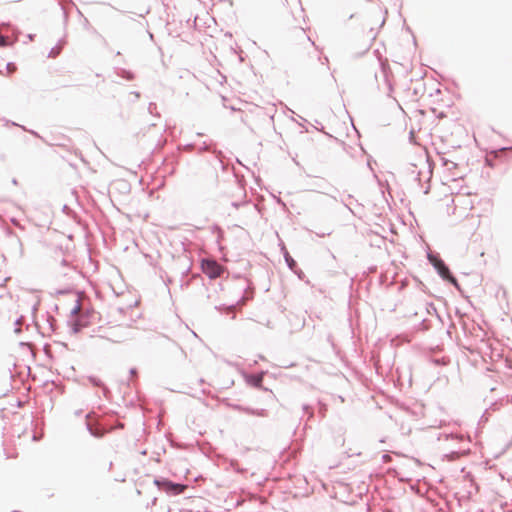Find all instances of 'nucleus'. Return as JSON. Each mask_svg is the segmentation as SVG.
I'll use <instances>...</instances> for the list:
<instances>
[{"label": "nucleus", "instance_id": "f03ea898", "mask_svg": "<svg viewBox=\"0 0 512 512\" xmlns=\"http://www.w3.org/2000/svg\"><path fill=\"white\" fill-rule=\"evenodd\" d=\"M156 484L162 491L172 495L181 494L187 489L186 485L176 484L168 480L156 481Z\"/></svg>", "mask_w": 512, "mask_h": 512}, {"label": "nucleus", "instance_id": "f257e3e1", "mask_svg": "<svg viewBox=\"0 0 512 512\" xmlns=\"http://www.w3.org/2000/svg\"><path fill=\"white\" fill-rule=\"evenodd\" d=\"M202 271L205 275H207L210 279H216L221 277L225 272V268L217 263L215 260L206 259L202 261L201 264Z\"/></svg>", "mask_w": 512, "mask_h": 512}, {"label": "nucleus", "instance_id": "7ed1b4c3", "mask_svg": "<svg viewBox=\"0 0 512 512\" xmlns=\"http://www.w3.org/2000/svg\"><path fill=\"white\" fill-rule=\"evenodd\" d=\"M432 263L434 264L435 268L438 270L439 274L442 278L448 280L454 285H457L456 278L450 273L449 268L444 264V262L438 258L429 257Z\"/></svg>", "mask_w": 512, "mask_h": 512}, {"label": "nucleus", "instance_id": "20e7f679", "mask_svg": "<svg viewBox=\"0 0 512 512\" xmlns=\"http://www.w3.org/2000/svg\"><path fill=\"white\" fill-rule=\"evenodd\" d=\"M5 44V39L3 37L0 36V46L4 45Z\"/></svg>", "mask_w": 512, "mask_h": 512}]
</instances>
